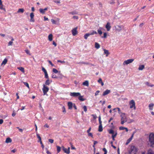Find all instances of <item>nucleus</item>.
<instances>
[{
  "label": "nucleus",
  "mask_w": 154,
  "mask_h": 154,
  "mask_svg": "<svg viewBox=\"0 0 154 154\" xmlns=\"http://www.w3.org/2000/svg\"><path fill=\"white\" fill-rule=\"evenodd\" d=\"M54 2L55 3H60V2L59 0H57V1L55 0L54 1Z\"/></svg>",
  "instance_id": "obj_63"
},
{
  "label": "nucleus",
  "mask_w": 154,
  "mask_h": 154,
  "mask_svg": "<svg viewBox=\"0 0 154 154\" xmlns=\"http://www.w3.org/2000/svg\"><path fill=\"white\" fill-rule=\"evenodd\" d=\"M117 133L116 132V133H115V134H114V135H112V139L113 140H115V137H116V135H117Z\"/></svg>",
  "instance_id": "obj_47"
},
{
  "label": "nucleus",
  "mask_w": 154,
  "mask_h": 154,
  "mask_svg": "<svg viewBox=\"0 0 154 154\" xmlns=\"http://www.w3.org/2000/svg\"><path fill=\"white\" fill-rule=\"evenodd\" d=\"M110 92V91L109 90H106L105 91H104L103 93V95L105 96L106 95L108 94H109Z\"/></svg>",
  "instance_id": "obj_17"
},
{
  "label": "nucleus",
  "mask_w": 154,
  "mask_h": 154,
  "mask_svg": "<svg viewBox=\"0 0 154 154\" xmlns=\"http://www.w3.org/2000/svg\"><path fill=\"white\" fill-rule=\"evenodd\" d=\"M45 84L46 85H50V80L48 79L46 80V81H45Z\"/></svg>",
  "instance_id": "obj_34"
},
{
  "label": "nucleus",
  "mask_w": 154,
  "mask_h": 154,
  "mask_svg": "<svg viewBox=\"0 0 154 154\" xmlns=\"http://www.w3.org/2000/svg\"><path fill=\"white\" fill-rule=\"evenodd\" d=\"M111 26H110V23L107 22L106 26V28L107 31H109L110 29Z\"/></svg>",
  "instance_id": "obj_13"
},
{
  "label": "nucleus",
  "mask_w": 154,
  "mask_h": 154,
  "mask_svg": "<svg viewBox=\"0 0 154 154\" xmlns=\"http://www.w3.org/2000/svg\"><path fill=\"white\" fill-rule=\"evenodd\" d=\"M81 95V94L79 92H71L70 95L71 97H77Z\"/></svg>",
  "instance_id": "obj_8"
},
{
  "label": "nucleus",
  "mask_w": 154,
  "mask_h": 154,
  "mask_svg": "<svg viewBox=\"0 0 154 154\" xmlns=\"http://www.w3.org/2000/svg\"><path fill=\"white\" fill-rule=\"evenodd\" d=\"M77 27H75L72 30V35L73 36H75L78 34V32L77 31Z\"/></svg>",
  "instance_id": "obj_9"
},
{
  "label": "nucleus",
  "mask_w": 154,
  "mask_h": 154,
  "mask_svg": "<svg viewBox=\"0 0 154 154\" xmlns=\"http://www.w3.org/2000/svg\"><path fill=\"white\" fill-rule=\"evenodd\" d=\"M88 133V135L89 136H91L92 137H93V135L92 133L89 132V133Z\"/></svg>",
  "instance_id": "obj_56"
},
{
  "label": "nucleus",
  "mask_w": 154,
  "mask_h": 154,
  "mask_svg": "<svg viewBox=\"0 0 154 154\" xmlns=\"http://www.w3.org/2000/svg\"><path fill=\"white\" fill-rule=\"evenodd\" d=\"M100 84H101V85L103 86L104 85V83L103 82L102 79L100 78H99L97 81Z\"/></svg>",
  "instance_id": "obj_20"
},
{
  "label": "nucleus",
  "mask_w": 154,
  "mask_h": 154,
  "mask_svg": "<svg viewBox=\"0 0 154 154\" xmlns=\"http://www.w3.org/2000/svg\"><path fill=\"white\" fill-rule=\"evenodd\" d=\"M48 141L51 143H53L54 142V140L52 139H49Z\"/></svg>",
  "instance_id": "obj_52"
},
{
  "label": "nucleus",
  "mask_w": 154,
  "mask_h": 154,
  "mask_svg": "<svg viewBox=\"0 0 154 154\" xmlns=\"http://www.w3.org/2000/svg\"><path fill=\"white\" fill-rule=\"evenodd\" d=\"M37 133L36 136H37V137L39 139V141L38 140V142H40V141H42L41 138V137L40 136L39 134L37 133Z\"/></svg>",
  "instance_id": "obj_31"
},
{
  "label": "nucleus",
  "mask_w": 154,
  "mask_h": 154,
  "mask_svg": "<svg viewBox=\"0 0 154 154\" xmlns=\"http://www.w3.org/2000/svg\"><path fill=\"white\" fill-rule=\"evenodd\" d=\"M23 83L25 86L27 87L28 88H29V85L27 82H23Z\"/></svg>",
  "instance_id": "obj_39"
},
{
  "label": "nucleus",
  "mask_w": 154,
  "mask_h": 154,
  "mask_svg": "<svg viewBox=\"0 0 154 154\" xmlns=\"http://www.w3.org/2000/svg\"><path fill=\"white\" fill-rule=\"evenodd\" d=\"M16 96H17V99H18L19 98V96L18 95V93H16Z\"/></svg>",
  "instance_id": "obj_64"
},
{
  "label": "nucleus",
  "mask_w": 154,
  "mask_h": 154,
  "mask_svg": "<svg viewBox=\"0 0 154 154\" xmlns=\"http://www.w3.org/2000/svg\"><path fill=\"white\" fill-rule=\"evenodd\" d=\"M69 14L72 15L76 14H78V12L76 11H74L72 12H69Z\"/></svg>",
  "instance_id": "obj_26"
},
{
  "label": "nucleus",
  "mask_w": 154,
  "mask_h": 154,
  "mask_svg": "<svg viewBox=\"0 0 154 154\" xmlns=\"http://www.w3.org/2000/svg\"><path fill=\"white\" fill-rule=\"evenodd\" d=\"M13 43V42L12 41H9V43L8 44V46L12 45Z\"/></svg>",
  "instance_id": "obj_48"
},
{
  "label": "nucleus",
  "mask_w": 154,
  "mask_h": 154,
  "mask_svg": "<svg viewBox=\"0 0 154 154\" xmlns=\"http://www.w3.org/2000/svg\"><path fill=\"white\" fill-rule=\"evenodd\" d=\"M8 62V60L6 59H5L2 63V65H5Z\"/></svg>",
  "instance_id": "obj_29"
},
{
  "label": "nucleus",
  "mask_w": 154,
  "mask_h": 154,
  "mask_svg": "<svg viewBox=\"0 0 154 154\" xmlns=\"http://www.w3.org/2000/svg\"><path fill=\"white\" fill-rule=\"evenodd\" d=\"M57 62H60L61 63H65V61H61V60H57Z\"/></svg>",
  "instance_id": "obj_58"
},
{
  "label": "nucleus",
  "mask_w": 154,
  "mask_h": 154,
  "mask_svg": "<svg viewBox=\"0 0 154 154\" xmlns=\"http://www.w3.org/2000/svg\"><path fill=\"white\" fill-rule=\"evenodd\" d=\"M48 9V8L47 7L45 8L44 9L40 8L39 9L40 13L43 14H45V11H47Z\"/></svg>",
  "instance_id": "obj_11"
},
{
  "label": "nucleus",
  "mask_w": 154,
  "mask_h": 154,
  "mask_svg": "<svg viewBox=\"0 0 154 154\" xmlns=\"http://www.w3.org/2000/svg\"><path fill=\"white\" fill-rule=\"evenodd\" d=\"M83 109H84V111L85 112H86L87 111V106H84L83 107Z\"/></svg>",
  "instance_id": "obj_49"
},
{
  "label": "nucleus",
  "mask_w": 154,
  "mask_h": 154,
  "mask_svg": "<svg viewBox=\"0 0 154 154\" xmlns=\"http://www.w3.org/2000/svg\"><path fill=\"white\" fill-rule=\"evenodd\" d=\"M72 18L75 19H78L79 18L77 16H74L72 17Z\"/></svg>",
  "instance_id": "obj_55"
},
{
  "label": "nucleus",
  "mask_w": 154,
  "mask_h": 154,
  "mask_svg": "<svg viewBox=\"0 0 154 154\" xmlns=\"http://www.w3.org/2000/svg\"><path fill=\"white\" fill-rule=\"evenodd\" d=\"M24 11V9L23 8H19L18 9L17 11V13H23Z\"/></svg>",
  "instance_id": "obj_27"
},
{
  "label": "nucleus",
  "mask_w": 154,
  "mask_h": 154,
  "mask_svg": "<svg viewBox=\"0 0 154 154\" xmlns=\"http://www.w3.org/2000/svg\"><path fill=\"white\" fill-rule=\"evenodd\" d=\"M62 112H63L64 113H65L66 112L65 108L64 106H63L62 108Z\"/></svg>",
  "instance_id": "obj_42"
},
{
  "label": "nucleus",
  "mask_w": 154,
  "mask_h": 154,
  "mask_svg": "<svg viewBox=\"0 0 154 154\" xmlns=\"http://www.w3.org/2000/svg\"><path fill=\"white\" fill-rule=\"evenodd\" d=\"M115 109H117L118 110L119 113L120 114V115L121 114V113H122L121 112V110L119 108H117L113 109V110H115Z\"/></svg>",
  "instance_id": "obj_36"
},
{
  "label": "nucleus",
  "mask_w": 154,
  "mask_h": 154,
  "mask_svg": "<svg viewBox=\"0 0 154 154\" xmlns=\"http://www.w3.org/2000/svg\"><path fill=\"white\" fill-rule=\"evenodd\" d=\"M109 132L110 134H112V135H114V131L112 129L110 130L109 131Z\"/></svg>",
  "instance_id": "obj_43"
},
{
  "label": "nucleus",
  "mask_w": 154,
  "mask_h": 154,
  "mask_svg": "<svg viewBox=\"0 0 154 154\" xmlns=\"http://www.w3.org/2000/svg\"><path fill=\"white\" fill-rule=\"evenodd\" d=\"M107 34L106 32H105L103 33V36H102L101 35L100 36L101 38H107Z\"/></svg>",
  "instance_id": "obj_33"
},
{
  "label": "nucleus",
  "mask_w": 154,
  "mask_h": 154,
  "mask_svg": "<svg viewBox=\"0 0 154 154\" xmlns=\"http://www.w3.org/2000/svg\"><path fill=\"white\" fill-rule=\"evenodd\" d=\"M57 148V153H59L60 151L61 150V147L58 146H56Z\"/></svg>",
  "instance_id": "obj_35"
},
{
  "label": "nucleus",
  "mask_w": 154,
  "mask_h": 154,
  "mask_svg": "<svg viewBox=\"0 0 154 154\" xmlns=\"http://www.w3.org/2000/svg\"><path fill=\"white\" fill-rule=\"evenodd\" d=\"M48 37V39L50 41H51L52 40L53 35L51 34L49 35Z\"/></svg>",
  "instance_id": "obj_32"
},
{
  "label": "nucleus",
  "mask_w": 154,
  "mask_h": 154,
  "mask_svg": "<svg viewBox=\"0 0 154 154\" xmlns=\"http://www.w3.org/2000/svg\"><path fill=\"white\" fill-rule=\"evenodd\" d=\"M40 144L41 145V147H42V148L43 149L44 148V146L43 144V143H42V141H40Z\"/></svg>",
  "instance_id": "obj_62"
},
{
  "label": "nucleus",
  "mask_w": 154,
  "mask_h": 154,
  "mask_svg": "<svg viewBox=\"0 0 154 154\" xmlns=\"http://www.w3.org/2000/svg\"><path fill=\"white\" fill-rule=\"evenodd\" d=\"M135 133V132H134L133 133V134H132L131 137H130L129 138L127 141V142L126 143V145H128L132 140L133 138L134 137V134Z\"/></svg>",
  "instance_id": "obj_12"
},
{
  "label": "nucleus",
  "mask_w": 154,
  "mask_h": 154,
  "mask_svg": "<svg viewBox=\"0 0 154 154\" xmlns=\"http://www.w3.org/2000/svg\"><path fill=\"white\" fill-rule=\"evenodd\" d=\"M134 120L133 119H129L128 121V123H131L134 122Z\"/></svg>",
  "instance_id": "obj_59"
},
{
  "label": "nucleus",
  "mask_w": 154,
  "mask_h": 154,
  "mask_svg": "<svg viewBox=\"0 0 154 154\" xmlns=\"http://www.w3.org/2000/svg\"><path fill=\"white\" fill-rule=\"evenodd\" d=\"M48 62L50 63V64L52 66H54V65L52 63V62L50 60H48Z\"/></svg>",
  "instance_id": "obj_60"
},
{
  "label": "nucleus",
  "mask_w": 154,
  "mask_h": 154,
  "mask_svg": "<svg viewBox=\"0 0 154 154\" xmlns=\"http://www.w3.org/2000/svg\"><path fill=\"white\" fill-rule=\"evenodd\" d=\"M30 21L31 22H33L35 21V20L34 19V13L32 12L30 14Z\"/></svg>",
  "instance_id": "obj_14"
},
{
  "label": "nucleus",
  "mask_w": 154,
  "mask_h": 154,
  "mask_svg": "<svg viewBox=\"0 0 154 154\" xmlns=\"http://www.w3.org/2000/svg\"><path fill=\"white\" fill-rule=\"evenodd\" d=\"M25 51H26V53L29 54V55H31V54L30 53L29 51L28 50H25Z\"/></svg>",
  "instance_id": "obj_51"
},
{
  "label": "nucleus",
  "mask_w": 154,
  "mask_h": 154,
  "mask_svg": "<svg viewBox=\"0 0 154 154\" xmlns=\"http://www.w3.org/2000/svg\"><path fill=\"white\" fill-rule=\"evenodd\" d=\"M17 69L20 70L22 72L24 73L25 72L24 69L22 67H17Z\"/></svg>",
  "instance_id": "obj_24"
},
{
  "label": "nucleus",
  "mask_w": 154,
  "mask_h": 154,
  "mask_svg": "<svg viewBox=\"0 0 154 154\" xmlns=\"http://www.w3.org/2000/svg\"><path fill=\"white\" fill-rule=\"evenodd\" d=\"M83 96H81L80 95V96H79L78 99L81 101H84V100H85V99L84 98H83Z\"/></svg>",
  "instance_id": "obj_28"
},
{
  "label": "nucleus",
  "mask_w": 154,
  "mask_h": 154,
  "mask_svg": "<svg viewBox=\"0 0 154 154\" xmlns=\"http://www.w3.org/2000/svg\"><path fill=\"white\" fill-rule=\"evenodd\" d=\"M70 143V145L71 146V149H76L72 145V143Z\"/></svg>",
  "instance_id": "obj_38"
},
{
  "label": "nucleus",
  "mask_w": 154,
  "mask_h": 154,
  "mask_svg": "<svg viewBox=\"0 0 154 154\" xmlns=\"http://www.w3.org/2000/svg\"><path fill=\"white\" fill-rule=\"evenodd\" d=\"M134 59H131L125 60L123 63V65H125L129 64L132 63L134 61Z\"/></svg>",
  "instance_id": "obj_7"
},
{
  "label": "nucleus",
  "mask_w": 154,
  "mask_h": 154,
  "mask_svg": "<svg viewBox=\"0 0 154 154\" xmlns=\"http://www.w3.org/2000/svg\"><path fill=\"white\" fill-rule=\"evenodd\" d=\"M124 27L122 26L117 25L115 27L116 30L119 32L121 31L122 29Z\"/></svg>",
  "instance_id": "obj_10"
},
{
  "label": "nucleus",
  "mask_w": 154,
  "mask_h": 154,
  "mask_svg": "<svg viewBox=\"0 0 154 154\" xmlns=\"http://www.w3.org/2000/svg\"><path fill=\"white\" fill-rule=\"evenodd\" d=\"M149 145L153 147L154 145V134H151L149 136Z\"/></svg>",
  "instance_id": "obj_3"
},
{
  "label": "nucleus",
  "mask_w": 154,
  "mask_h": 154,
  "mask_svg": "<svg viewBox=\"0 0 154 154\" xmlns=\"http://www.w3.org/2000/svg\"><path fill=\"white\" fill-rule=\"evenodd\" d=\"M53 72L55 73H57L58 72L57 70L55 68L53 69Z\"/></svg>",
  "instance_id": "obj_41"
},
{
  "label": "nucleus",
  "mask_w": 154,
  "mask_h": 154,
  "mask_svg": "<svg viewBox=\"0 0 154 154\" xmlns=\"http://www.w3.org/2000/svg\"><path fill=\"white\" fill-rule=\"evenodd\" d=\"M154 104L152 103H150L149 105V109L150 110H152L153 109V106Z\"/></svg>",
  "instance_id": "obj_21"
},
{
  "label": "nucleus",
  "mask_w": 154,
  "mask_h": 154,
  "mask_svg": "<svg viewBox=\"0 0 154 154\" xmlns=\"http://www.w3.org/2000/svg\"><path fill=\"white\" fill-rule=\"evenodd\" d=\"M44 73H45V77L46 79H49V77H48V75L47 72Z\"/></svg>",
  "instance_id": "obj_46"
},
{
  "label": "nucleus",
  "mask_w": 154,
  "mask_h": 154,
  "mask_svg": "<svg viewBox=\"0 0 154 154\" xmlns=\"http://www.w3.org/2000/svg\"><path fill=\"white\" fill-rule=\"evenodd\" d=\"M82 85L85 86H89V82L88 81H85L82 83Z\"/></svg>",
  "instance_id": "obj_23"
},
{
  "label": "nucleus",
  "mask_w": 154,
  "mask_h": 154,
  "mask_svg": "<svg viewBox=\"0 0 154 154\" xmlns=\"http://www.w3.org/2000/svg\"><path fill=\"white\" fill-rule=\"evenodd\" d=\"M96 32L95 31H93L91 32H90L89 33H87L85 34L84 36V38L86 39H87L88 37L90 36V35H92L94 34H96Z\"/></svg>",
  "instance_id": "obj_6"
},
{
  "label": "nucleus",
  "mask_w": 154,
  "mask_h": 154,
  "mask_svg": "<svg viewBox=\"0 0 154 154\" xmlns=\"http://www.w3.org/2000/svg\"><path fill=\"white\" fill-rule=\"evenodd\" d=\"M103 150L104 152V154H106L107 153V151L106 149L105 148H104L103 149Z\"/></svg>",
  "instance_id": "obj_53"
},
{
  "label": "nucleus",
  "mask_w": 154,
  "mask_h": 154,
  "mask_svg": "<svg viewBox=\"0 0 154 154\" xmlns=\"http://www.w3.org/2000/svg\"><path fill=\"white\" fill-rule=\"evenodd\" d=\"M130 107L131 109L134 108V109H136L135 103L133 100H132L129 102Z\"/></svg>",
  "instance_id": "obj_4"
},
{
  "label": "nucleus",
  "mask_w": 154,
  "mask_h": 154,
  "mask_svg": "<svg viewBox=\"0 0 154 154\" xmlns=\"http://www.w3.org/2000/svg\"><path fill=\"white\" fill-rule=\"evenodd\" d=\"M73 104L71 102H69L68 103V109H72V107Z\"/></svg>",
  "instance_id": "obj_15"
},
{
  "label": "nucleus",
  "mask_w": 154,
  "mask_h": 154,
  "mask_svg": "<svg viewBox=\"0 0 154 154\" xmlns=\"http://www.w3.org/2000/svg\"><path fill=\"white\" fill-rule=\"evenodd\" d=\"M51 77L53 78H57V76L54 73L52 74Z\"/></svg>",
  "instance_id": "obj_44"
},
{
  "label": "nucleus",
  "mask_w": 154,
  "mask_h": 154,
  "mask_svg": "<svg viewBox=\"0 0 154 154\" xmlns=\"http://www.w3.org/2000/svg\"><path fill=\"white\" fill-rule=\"evenodd\" d=\"M120 116L121 118V124H123L124 123L128 121V118L125 113H121Z\"/></svg>",
  "instance_id": "obj_2"
},
{
  "label": "nucleus",
  "mask_w": 154,
  "mask_h": 154,
  "mask_svg": "<svg viewBox=\"0 0 154 154\" xmlns=\"http://www.w3.org/2000/svg\"><path fill=\"white\" fill-rule=\"evenodd\" d=\"M3 5H0V9H2V10H5V9L3 7Z\"/></svg>",
  "instance_id": "obj_57"
},
{
  "label": "nucleus",
  "mask_w": 154,
  "mask_h": 154,
  "mask_svg": "<svg viewBox=\"0 0 154 154\" xmlns=\"http://www.w3.org/2000/svg\"><path fill=\"white\" fill-rule=\"evenodd\" d=\"M104 54H106V57L108 56V55L109 54V53L108 50H106V49H104Z\"/></svg>",
  "instance_id": "obj_30"
},
{
  "label": "nucleus",
  "mask_w": 154,
  "mask_h": 154,
  "mask_svg": "<svg viewBox=\"0 0 154 154\" xmlns=\"http://www.w3.org/2000/svg\"><path fill=\"white\" fill-rule=\"evenodd\" d=\"M11 141L12 140L10 137L7 138L5 140V142L7 143H11Z\"/></svg>",
  "instance_id": "obj_22"
},
{
  "label": "nucleus",
  "mask_w": 154,
  "mask_h": 154,
  "mask_svg": "<svg viewBox=\"0 0 154 154\" xmlns=\"http://www.w3.org/2000/svg\"><path fill=\"white\" fill-rule=\"evenodd\" d=\"M99 124H102V121H101V117H100V116L99 117Z\"/></svg>",
  "instance_id": "obj_54"
},
{
  "label": "nucleus",
  "mask_w": 154,
  "mask_h": 154,
  "mask_svg": "<svg viewBox=\"0 0 154 154\" xmlns=\"http://www.w3.org/2000/svg\"><path fill=\"white\" fill-rule=\"evenodd\" d=\"M63 150L65 152L69 154L70 153V147H69L68 149L63 147Z\"/></svg>",
  "instance_id": "obj_16"
},
{
  "label": "nucleus",
  "mask_w": 154,
  "mask_h": 154,
  "mask_svg": "<svg viewBox=\"0 0 154 154\" xmlns=\"http://www.w3.org/2000/svg\"><path fill=\"white\" fill-rule=\"evenodd\" d=\"M96 143V141H94V145H93V147L94 148V152H95V144Z\"/></svg>",
  "instance_id": "obj_37"
},
{
  "label": "nucleus",
  "mask_w": 154,
  "mask_h": 154,
  "mask_svg": "<svg viewBox=\"0 0 154 154\" xmlns=\"http://www.w3.org/2000/svg\"><path fill=\"white\" fill-rule=\"evenodd\" d=\"M51 21L53 24H56V21L53 19H51Z\"/></svg>",
  "instance_id": "obj_45"
},
{
  "label": "nucleus",
  "mask_w": 154,
  "mask_h": 154,
  "mask_svg": "<svg viewBox=\"0 0 154 154\" xmlns=\"http://www.w3.org/2000/svg\"><path fill=\"white\" fill-rule=\"evenodd\" d=\"M103 130V128L102 127V124H100V125L99 126L98 131L99 132H101Z\"/></svg>",
  "instance_id": "obj_18"
},
{
  "label": "nucleus",
  "mask_w": 154,
  "mask_h": 154,
  "mask_svg": "<svg viewBox=\"0 0 154 154\" xmlns=\"http://www.w3.org/2000/svg\"><path fill=\"white\" fill-rule=\"evenodd\" d=\"M147 154H154V152L151 149L148 150Z\"/></svg>",
  "instance_id": "obj_25"
},
{
  "label": "nucleus",
  "mask_w": 154,
  "mask_h": 154,
  "mask_svg": "<svg viewBox=\"0 0 154 154\" xmlns=\"http://www.w3.org/2000/svg\"><path fill=\"white\" fill-rule=\"evenodd\" d=\"M125 127L123 126H121L119 127V129L121 130H123L125 129Z\"/></svg>",
  "instance_id": "obj_61"
},
{
  "label": "nucleus",
  "mask_w": 154,
  "mask_h": 154,
  "mask_svg": "<svg viewBox=\"0 0 154 154\" xmlns=\"http://www.w3.org/2000/svg\"><path fill=\"white\" fill-rule=\"evenodd\" d=\"M138 150V148L137 147L133 145H129L128 152V154H136Z\"/></svg>",
  "instance_id": "obj_1"
},
{
  "label": "nucleus",
  "mask_w": 154,
  "mask_h": 154,
  "mask_svg": "<svg viewBox=\"0 0 154 154\" xmlns=\"http://www.w3.org/2000/svg\"><path fill=\"white\" fill-rule=\"evenodd\" d=\"M144 65H140L139 66L138 69L139 70H142L144 68Z\"/></svg>",
  "instance_id": "obj_19"
},
{
  "label": "nucleus",
  "mask_w": 154,
  "mask_h": 154,
  "mask_svg": "<svg viewBox=\"0 0 154 154\" xmlns=\"http://www.w3.org/2000/svg\"><path fill=\"white\" fill-rule=\"evenodd\" d=\"M42 71L44 72V73H46L47 72L45 69L43 67H42Z\"/></svg>",
  "instance_id": "obj_50"
},
{
  "label": "nucleus",
  "mask_w": 154,
  "mask_h": 154,
  "mask_svg": "<svg viewBox=\"0 0 154 154\" xmlns=\"http://www.w3.org/2000/svg\"><path fill=\"white\" fill-rule=\"evenodd\" d=\"M42 90L44 94V95H45L46 94L47 92L49 91V88L48 86H46L45 85L43 84V88H42Z\"/></svg>",
  "instance_id": "obj_5"
},
{
  "label": "nucleus",
  "mask_w": 154,
  "mask_h": 154,
  "mask_svg": "<svg viewBox=\"0 0 154 154\" xmlns=\"http://www.w3.org/2000/svg\"><path fill=\"white\" fill-rule=\"evenodd\" d=\"M98 32V34L100 35H101L102 34V31L100 29H98L97 30Z\"/></svg>",
  "instance_id": "obj_40"
}]
</instances>
